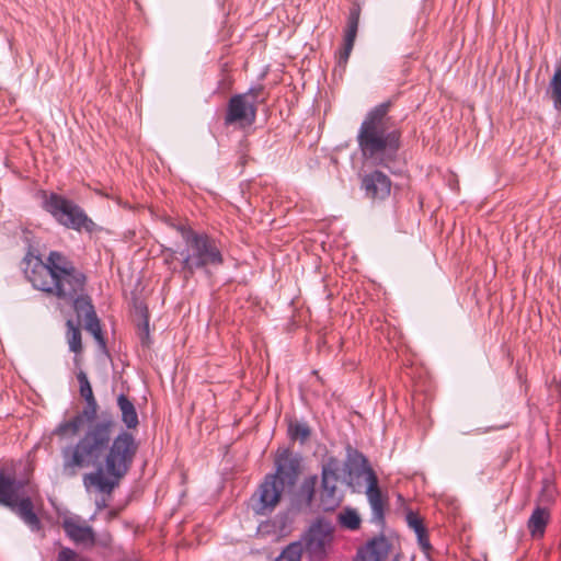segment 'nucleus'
<instances>
[{
	"label": "nucleus",
	"mask_w": 561,
	"mask_h": 561,
	"mask_svg": "<svg viewBox=\"0 0 561 561\" xmlns=\"http://www.w3.org/2000/svg\"><path fill=\"white\" fill-rule=\"evenodd\" d=\"M335 526L318 516L302 533L300 541L309 561H327L334 542Z\"/></svg>",
	"instance_id": "obj_7"
},
{
	"label": "nucleus",
	"mask_w": 561,
	"mask_h": 561,
	"mask_svg": "<svg viewBox=\"0 0 561 561\" xmlns=\"http://www.w3.org/2000/svg\"><path fill=\"white\" fill-rule=\"evenodd\" d=\"M365 494L371 510L370 523L383 527L386 524V512L389 507V497L387 493L380 490L375 472L369 473Z\"/></svg>",
	"instance_id": "obj_11"
},
{
	"label": "nucleus",
	"mask_w": 561,
	"mask_h": 561,
	"mask_svg": "<svg viewBox=\"0 0 561 561\" xmlns=\"http://www.w3.org/2000/svg\"><path fill=\"white\" fill-rule=\"evenodd\" d=\"M110 542H111V537L108 535L103 537L100 540L96 539V545H100L102 547H108Z\"/></svg>",
	"instance_id": "obj_36"
},
{
	"label": "nucleus",
	"mask_w": 561,
	"mask_h": 561,
	"mask_svg": "<svg viewBox=\"0 0 561 561\" xmlns=\"http://www.w3.org/2000/svg\"><path fill=\"white\" fill-rule=\"evenodd\" d=\"M61 526L66 535L76 545L83 547H93L96 545L95 533L91 526L81 524L72 517L65 518Z\"/></svg>",
	"instance_id": "obj_17"
},
{
	"label": "nucleus",
	"mask_w": 561,
	"mask_h": 561,
	"mask_svg": "<svg viewBox=\"0 0 561 561\" xmlns=\"http://www.w3.org/2000/svg\"><path fill=\"white\" fill-rule=\"evenodd\" d=\"M556 494L557 491L554 485L550 481L545 480L542 482L540 493L536 500V504L549 507V505L554 503Z\"/></svg>",
	"instance_id": "obj_28"
},
{
	"label": "nucleus",
	"mask_w": 561,
	"mask_h": 561,
	"mask_svg": "<svg viewBox=\"0 0 561 561\" xmlns=\"http://www.w3.org/2000/svg\"><path fill=\"white\" fill-rule=\"evenodd\" d=\"M57 561H78V554L75 550L64 547L58 552Z\"/></svg>",
	"instance_id": "obj_34"
},
{
	"label": "nucleus",
	"mask_w": 561,
	"mask_h": 561,
	"mask_svg": "<svg viewBox=\"0 0 561 561\" xmlns=\"http://www.w3.org/2000/svg\"><path fill=\"white\" fill-rule=\"evenodd\" d=\"M75 311L79 319H83L84 329L91 333L102 350H106V341L102 332L100 319L95 312L92 300L83 296L75 300Z\"/></svg>",
	"instance_id": "obj_12"
},
{
	"label": "nucleus",
	"mask_w": 561,
	"mask_h": 561,
	"mask_svg": "<svg viewBox=\"0 0 561 561\" xmlns=\"http://www.w3.org/2000/svg\"><path fill=\"white\" fill-rule=\"evenodd\" d=\"M288 433L291 439H299L301 443H305L311 435L309 426L300 422L291 423Z\"/></svg>",
	"instance_id": "obj_32"
},
{
	"label": "nucleus",
	"mask_w": 561,
	"mask_h": 561,
	"mask_svg": "<svg viewBox=\"0 0 561 561\" xmlns=\"http://www.w3.org/2000/svg\"><path fill=\"white\" fill-rule=\"evenodd\" d=\"M142 316V322L138 325V337L140 341V344L144 347H149L151 340H150V330H149V316L147 308H144L141 310Z\"/></svg>",
	"instance_id": "obj_31"
},
{
	"label": "nucleus",
	"mask_w": 561,
	"mask_h": 561,
	"mask_svg": "<svg viewBox=\"0 0 561 561\" xmlns=\"http://www.w3.org/2000/svg\"><path fill=\"white\" fill-rule=\"evenodd\" d=\"M392 187L391 179L382 171L375 169L363 175L360 188L366 198L373 202H382L390 196Z\"/></svg>",
	"instance_id": "obj_13"
},
{
	"label": "nucleus",
	"mask_w": 561,
	"mask_h": 561,
	"mask_svg": "<svg viewBox=\"0 0 561 561\" xmlns=\"http://www.w3.org/2000/svg\"><path fill=\"white\" fill-rule=\"evenodd\" d=\"M391 561H400V554L397 553Z\"/></svg>",
	"instance_id": "obj_37"
},
{
	"label": "nucleus",
	"mask_w": 561,
	"mask_h": 561,
	"mask_svg": "<svg viewBox=\"0 0 561 561\" xmlns=\"http://www.w3.org/2000/svg\"><path fill=\"white\" fill-rule=\"evenodd\" d=\"M275 472L267 473L252 495L253 511L266 516L279 504L284 490L293 489L301 473V457L289 448L278 449L274 458Z\"/></svg>",
	"instance_id": "obj_3"
},
{
	"label": "nucleus",
	"mask_w": 561,
	"mask_h": 561,
	"mask_svg": "<svg viewBox=\"0 0 561 561\" xmlns=\"http://www.w3.org/2000/svg\"><path fill=\"white\" fill-rule=\"evenodd\" d=\"M80 396L85 400L83 415L87 427L73 446L62 449V473L72 478L78 470L93 467L94 472L84 476V484L93 485L102 493H112L129 472L138 451V443L127 431L114 436L119 424L110 410L99 412V403L87 374L77 373Z\"/></svg>",
	"instance_id": "obj_1"
},
{
	"label": "nucleus",
	"mask_w": 561,
	"mask_h": 561,
	"mask_svg": "<svg viewBox=\"0 0 561 561\" xmlns=\"http://www.w3.org/2000/svg\"><path fill=\"white\" fill-rule=\"evenodd\" d=\"M163 253L165 254L164 263L165 264H171L175 260V255L179 252L176 250L172 249V248H167V249L163 250Z\"/></svg>",
	"instance_id": "obj_35"
},
{
	"label": "nucleus",
	"mask_w": 561,
	"mask_h": 561,
	"mask_svg": "<svg viewBox=\"0 0 561 561\" xmlns=\"http://www.w3.org/2000/svg\"><path fill=\"white\" fill-rule=\"evenodd\" d=\"M43 209L65 228L72 229L78 232L85 231L88 233H93L100 230L98 225L87 215L84 209L72 199L55 192L49 194L43 192Z\"/></svg>",
	"instance_id": "obj_5"
},
{
	"label": "nucleus",
	"mask_w": 561,
	"mask_h": 561,
	"mask_svg": "<svg viewBox=\"0 0 561 561\" xmlns=\"http://www.w3.org/2000/svg\"><path fill=\"white\" fill-rule=\"evenodd\" d=\"M264 87L262 84H257L255 87H251L247 92L244 93H238L239 95H244L245 100L253 101L254 104L257 106L259 103H263L265 101L264 98L260 99L263 94Z\"/></svg>",
	"instance_id": "obj_33"
},
{
	"label": "nucleus",
	"mask_w": 561,
	"mask_h": 561,
	"mask_svg": "<svg viewBox=\"0 0 561 561\" xmlns=\"http://www.w3.org/2000/svg\"><path fill=\"white\" fill-rule=\"evenodd\" d=\"M551 519L549 507L536 504L527 520V529L533 539H541Z\"/></svg>",
	"instance_id": "obj_20"
},
{
	"label": "nucleus",
	"mask_w": 561,
	"mask_h": 561,
	"mask_svg": "<svg viewBox=\"0 0 561 561\" xmlns=\"http://www.w3.org/2000/svg\"><path fill=\"white\" fill-rule=\"evenodd\" d=\"M360 16L359 5H353L350 10L347 28L344 36V46L340 49L337 55L339 66H345L348 61L350 55L353 50L355 38L357 35L358 24Z\"/></svg>",
	"instance_id": "obj_18"
},
{
	"label": "nucleus",
	"mask_w": 561,
	"mask_h": 561,
	"mask_svg": "<svg viewBox=\"0 0 561 561\" xmlns=\"http://www.w3.org/2000/svg\"><path fill=\"white\" fill-rule=\"evenodd\" d=\"M23 485L22 481L0 467V505L10 508L32 531H39L42 522L34 512L32 499L21 494Z\"/></svg>",
	"instance_id": "obj_6"
},
{
	"label": "nucleus",
	"mask_w": 561,
	"mask_h": 561,
	"mask_svg": "<svg viewBox=\"0 0 561 561\" xmlns=\"http://www.w3.org/2000/svg\"><path fill=\"white\" fill-rule=\"evenodd\" d=\"M305 548L300 540L290 542L279 554L276 561H300Z\"/></svg>",
	"instance_id": "obj_27"
},
{
	"label": "nucleus",
	"mask_w": 561,
	"mask_h": 561,
	"mask_svg": "<svg viewBox=\"0 0 561 561\" xmlns=\"http://www.w3.org/2000/svg\"><path fill=\"white\" fill-rule=\"evenodd\" d=\"M67 328L69 350L78 355L82 351L81 331L71 320L67 321ZM75 362L76 364L79 363L78 356L75 357Z\"/></svg>",
	"instance_id": "obj_26"
},
{
	"label": "nucleus",
	"mask_w": 561,
	"mask_h": 561,
	"mask_svg": "<svg viewBox=\"0 0 561 561\" xmlns=\"http://www.w3.org/2000/svg\"><path fill=\"white\" fill-rule=\"evenodd\" d=\"M391 102H382L370 108L356 136L362 158L374 167L391 170L398 161L402 133L393 126L389 116Z\"/></svg>",
	"instance_id": "obj_2"
},
{
	"label": "nucleus",
	"mask_w": 561,
	"mask_h": 561,
	"mask_svg": "<svg viewBox=\"0 0 561 561\" xmlns=\"http://www.w3.org/2000/svg\"><path fill=\"white\" fill-rule=\"evenodd\" d=\"M117 408L121 412V421L125 425V430L121 428L117 435L122 431L131 433V430H136L139 425V417L134 402L124 393H119L116 399ZM116 436V433L114 434Z\"/></svg>",
	"instance_id": "obj_21"
},
{
	"label": "nucleus",
	"mask_w": 561,
	"mask_h": 561,
	"mask_svg": "<svg viewBox=\"0 0 561 561\" xmlns=\"http://www.w3.org/2000/svg\"><path fill=\"white\" fill-rule=\"evenodd\" d=\"M339 479L321 478L318 507L323 512L335 511L343 502V494L337 490Z\"/></svg>",
	"instance_id": "obj_16"
},
{
	"label": "nucleus",
	"mask_w": 561,
	"mask_h": 561,
	"mask_svg": "<svg viewBox=\"0 0 561 561\" xmlns=\"http://www.w3.org/2000/svg\"><path fill=\"white\" fill-rule=\"evenodd\" d=\"M23 272L32 286L41 291L51 295L55 277L46 262L41 256L27 254L23 260Z\"/></svg>",
	"instance_id": "obj_10"
},
{
	"label": "nucleus",
	"mask_w": 561,
	"mask_h": 561,
	"mask_svg": "<svg viewBox=\"0 0 561 561\" xmlns=\"http://www.w3.org/2000/svg\"><path fill=\"white\" fill-rule=\"evenodd\" d=\"M548 92L557 110H561V73L554 72L550 79Z\"/></svg>",
	"instance_id": "obj_29"
},
{
	"label": "nucleus",
	"mask_w": 561,
	"mask_h": 561,
	"mask_svg": "<svg viewBox=\"0 0 561 561\" xmlns=\"http://www.w3.org/2000/svg\"><path fill=\"white\" fill-rule=\"evenodd\" d=\"M337 522L342 528L357 530L360 527V516L353 507L346 506L337 514Z\"/></svg>",
	"instance_id": "obj_25"
},
{
	"label": "nucleus",
	"mask_w": 561,
	"mask_h": 561,
	"mask_svg": "<svg viewBox=\"0 0 561 561\" xmlns=\"http://www.w3.org/2000/svg\"><path fill=\"white\" fill-rule=\"evenodd\" d=\"M345 467L350 476H365L366 481H369V473L375 472L364 454L351 445L346 446Z\"/></svg>",
	"instance_id": "obj_19"
},
{
	"label": "nucleus",
	"mask_w": 561,
	"mask_h": 561,
	"mask_svg": "<svg viewBox=\"0 0 561 561\" xmlns=\"http://www.w3.org/2000/svg\"><path fill=\"white\" fill-rule=\"evenodd\" d=\"M392 545L385 536L374 537L358 548L354 561H383L388 558Z\"/></svg>",
	"instance_id": "obj_15"
},
{
	"label": "nucleus",
	"mask_w": 561,
	"mask_h": 561,
	"mask_svg": "<svg viewBox=\"0 0 561 561\" xmlns=\"http://www.w3.org/2000/svg\"><path fill=\"white\" fill-rule=\"evenodd\" d=\"M257 107L244 95L234 94L227 103L225 125H238L240 128L252 126L256 121Z\"/></svg>",
	"instance_id": "obj_9"
},
{
	"label": "nucleus",
	"mask_w": 561,
	"mask_h": 561,
	"mask_svg": "<svg viewBox=\"0 0 561 561\" xmlns=\"http://www.w3.org/2000/svg\"><path fill=\"white\" fill-rule=\"evenodd\" d=\"M181 234L184 248L179 251L181 256V272L185 277H191L196 271L210 274V270H217L225 263L220 242L204 231H196L183 224L173 225Z\"/></svg>",
	"instance_id": "obj_4"
},
{
	"label": "nucleus",
	"mask_w": 561,
	"mask_h": 561,
	"mask_svg": "<svg viewBox=\"0 0 561 561\" xmlns=\"http://www.w3.org/2000/svg\"><path fill=\"white\" fill-rule=\"evenodd\" d=\"M405 520L409 528L415 533L421 550L424 552V554L428 556L433 548L430 541L427 528L425 527L423 519L417 513L408 511Z\"/></svg>",
	"instance_id": "obj_22"
},
{
	"label": "nucleus",
	"mask_w": 561,
	"mask_h": 561,
	"mask_svg": "<svg viewBox=\"0 0 561 561\" xmlns=\"http://www.w3.org/2000/svg\"><path fill=\"white\" fill-rule=\"evenodd\" d=\"M46 263L54 277H58V274H64L76 268L73 262L67 255L58 251H50Z\"/></svg>",
	"instance_id": "obj_23"
},
{
	"label": "nucleus",
	"mask_w": 561,
	"mask_h": 561,
	"mask_svg": "<svg viewBox=\"0 0 561 561\" xmlns=\"http://www.w3.org/2000/svg\"><path fill=\"white\" fill-rule=\"evenodd\" d=\"M83 424L87 425V416H84L83 411H81L77 413L72 419L59 423L55 428L54 434L58 436H65L70 432L75 435L79 432Z\"/></svg>",
	"instance_id": "obj_24"
},
{
	"label": "nucleus",
	"mask_w": 561,
	"mask_h": 561,
	"mask_svg": "<svg viewBox=\"0 0 561 561\" xmlns=\"http://www.w3.org/2000/svg\"><path fill=\"white\" fill-rule=\"evenodd\" d=\"M51 295L59 299L72 301L77 298L87 296L84 293L87 285V276L77 267L64 274H58L53 283Z\"/></svg>",
	"instance_id": "obj_8"
},
{
	"label": "nucleus",
	"mask_w": 561,
	"mask_h": 561,
	"mask_svg": "<svg viewBox=\"0 0 561 561\" xmlns=\"http://www.w3.org/2000/svg\"><path fill=\"white\" fill-rule=\"evenodd\" d=\"M319 478L317 474L307 476L293 495V506L302 513H311L316 503V492Z\"/></svg>",
	"instance_id": "obj_14"
},
{
	"label": "nucleus",
	"mask_w": 561,
	"mask_h": 561,
	"mask_svg": "<svg viewBox=\"0 0 561 561\" xmlns=\"http://www.w3.org/2000/svg\"><path fill=\"white\" fill-rule=\"evenodd\" d=\"M340 460L334 457H328L321 466V478L340 479Z\"/></svg>",
	"instance_id": "obj_30"
}]
</instances>
